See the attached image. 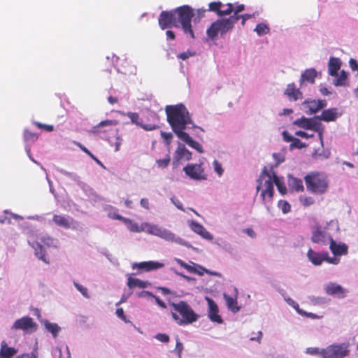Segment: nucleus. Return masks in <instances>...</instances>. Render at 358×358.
Returning <instances> with one entry per match:
<instances>
[{
	"label": "nucleus",
	"instance_id": "33",
	"mask_svg": "<svg viewBox=\"0 0 358 358\" xmlns=\"http://www.w3.org/2000/svg\"><path fill=\"white\" fill-rule=\"evenodd\" d=\"M118 124L117 120H106L100 122L97 125L94 126L92 129V132L94 134H99L102 132L101 128L104 127H111V126H115Z\"/></svg>",
	"mask_w": 358,
	"mask_h": 358
},
{
	"label": "nucleus",
	"instance_id": "40",
	"mask_svg": "<svg viewBox=\"0 0 358 358\" xmlns=\"http://www.w3.org/2000/svg\"><path fill=\"white\" fill-rule=\"evenodd\" d=\"M325 348H307L306 350V353L310 355L314 356H320L322 358H324L325 354Z\"/></svg>",
	"mask_w": 358,
	"mask_h": 358
},
{
	"label": "nucleus",
	"instance_id": "29",
	"mask_svg": "<svg viewBox=\"0 0 358 358\" xmlns=\"http://www.w3.org/2000/svg\"><path fill=\"white\" fill-rule=\"evenodd\" d=\"M341 66V61L339 58L330 57L328 63V72L330 76H335Z\"/></svg>",
	"mask_w": 358,
	"mask_h": 358
},
{
	"label": "nucleus",
	"instance_id": "24",
	"mask_svg": "<svg viewBox=\"0 0 358 358\" xmlns=\"http://www.w3.org/2000/svg\"><path fill=\"white\" fill-rule=\"evenodd\" d=\"M164 264L161 262H154V261H148V262H142L140 263H134L132 266V268L134 269L138 268L141 270H144L145 271H150L152 270H157L161 268H163Z\"/></svg>",
	"mask_w": 358,
	"mask_h": 358
},
{
	"label": "nucleus",
	"instance_id": "35",
	"mask_svg": "<svg viewBox=\"0 0 358 358\" xmlns=\"http://www.w3.org/2000/svg\"><path fill=\"white\" fill-rule=\"evenodd\" d=\"M149 285V282L146 281L141 280L138 278H134L129 277L128 278L127 285L129 288L133 287H139V288H145Z\"/></svg>",
	"mask_w": 358,
	"mask_h": 358
},
{
	"label": "nucleus",
	"instance_id": "2",
	"mask_svg": "<svg viewBox=\"0 0 358 358\" xmlns=\"http://www.w3.org/2000/svg\"><path fill=\"white\" fill-rule=\"evenodd\" d=\"M124 222L129 224L127 227L132 232H146L150 235L157 236L165 241L174 243L188 248H192V245L189 242L177 236L171 230L158 224L150 222H143L141 225H138V223L134 222L129 218H125Z\"/></svg>",
	"mask_w": 358,
	"mask_h": 358
},
{
	"label": "nucleus",
	"instance_id": "62",
	"mask_svg": "<svg viewBox=\"0 0 358 358\" xmlns=\"http://www.w3.org/2000/svg\"><path fill=\"white\" fill-rule=\"evenodd\" d=\"M245 10V6L243 4H239L236 6H234V15L232 16L237 17V22L239 20L241 15L239 13Z\"/></svg>",
	"mask_w": 358,
	"mask_h": 358
},
{
	"label": "nucleus",
	"instance_id": "59",
	"mask_svg": "<svg viewBox=\"0 0 358 358\" xmlns=\"http://www.w3.org/2000/svg\"><path fill=\"white\" fill-rule=\"evenodd\" d=\"M183 350V344L180 342V339L176 338V345L174 352L178 355V358H181V354Z\"/></svg>",
	"mask_w": 358,
	"mask_h": 358
},
{
	"label": "nucleus",
	"instance_id": "14",
	"mask_svg": "<svg viewBox=\"0 0 358 358\" xmlns=\"http://www.w3.org/2000/svg\"><path fill=\"white\" fill-rule=\"evenodd\" d=\"M175 9L170 11H162L159 17V25L162 29L171 27H178L176 24Z\"/></svg>",
	"mask_w": 358,
	"mask_h": 358
},
{
	"label": "nucleus",
	"instance_id": "39",
	"mask_svg": "<svg viewBox=\"0 0 358 358\" xmlns=\"http://www.w3.org/2000/svg\"><path fill=\"white\" fill-rule=\"evenodd\" d=\"M311 120L312 118H306L305 117H302L299 119L296 120L294 122V124L305 129H310Z\"/></svg>",
	"mask_w": 358,
	"mask_h": 358
},
{
	"label": "nucleus",
	"instance_id": "43",
	"mask_svg": "<svg viewBox=\"0 0 358 358\" xmlns=\"http://www.w3.org/2000/svg\"><path fill=\"white\" fill-rule=\"evenodd\" d=\"M122 115H126L130 120L131 122L137 125L141 126L142 123V120L140 118L139 115L136 113L128 112L127 113H122Z\"/></svg>",
	"mask_w": 358,
	"mask_h": 358
},
{
	"label": "nucleus",
	"instance_id": "8",
	"mask_svg": "<svg viewBox=\"0 0 358 358\" xmlns=\"http://www.w3.org/2000/svg\"><path fill=\"white\" fill-rule=\"evenodd\" d=\"M334 227L336 230L338 229V222L334 220H330L327 222V225L322 227L320 224H316L312 228L311 231V241L313 243L326 245L328 241L330 242L332 236L327 231L328 226Z\"/></svg>",
	"mask_w": 358,
	"mask_h": 358
},
{
	"label": "nucleus",
	"instance_id": "22",
	"mask_svg": "<svg viewBox=\"0 0 358 358\" xmlns=\"http://www.w3.org/2000/svg\"><path fill=\"white\" fill-rule=\"evenodd\" d=\"M187 223L191 230L201 236L203 238L207 241H212L213 239V236L202 224L194 220H189Z\"/></svg>",
	"mask_w": 358,
	"mask_h": 358
},
{
	"label": "nucleus",
	"instance_id": "5",
	"mask_svg": "<svg viewBox=\"0 0 358 358\" xmlns=\"http://www.w3.org/2000/svg\"><path fill=\"white\" fill-rule=\"evenodd\" d=\"M175 13L177 28L180 27L185 34L194 39L195 36L192 25V19L194 15L193 8L188 5H184L175 8Z\"/></svg>",
	"mask_w": 358,
	"mask_h": 358
},
{
	"label": "nucleus",
	"instance_id": "11",
	"mask_svg": "<svg viewBox=\"0 0 358 358\" xmlns=\"http://www.w3.org/2000/svg\"><path fill=\"white\" fill-rule=\"evenodd\" d=\"M52 222L57 226L66 229L78 230L80 228L79 222L69 215H54Z\"/></svg>",
	"mask_w": 358,
	"mask_h": 358
},
{
	"label": "nucleus",
	"instance_id": "25",
	"mask_svg": "<svg viewBox=\"0 0 358 358\" xmlns=\"http://www.w3.org/2000/svg\"><path fill=\"white\" fill-rule=\"evenodd\" d=\"M234 292L235 295L234 296H230L227 295L226 293L223 294V297L226 301V305L229 310H231L234 313H238L241 307L238 306V301H237V294H238V289L236 288H234Z\"/></svg>",
	"mask_w": 358,
	"mask_h": 358
},
{
	"label": "nucleus",
	"instance_id": "63",
	"mask_svg": "<svg viewBox=\"0 0 358 358\" xmlns=\"http://www.w3.org/2000/svg\"><path fill=\"white\" fill-rule=\"evenodd\" d=\"M306 143L301 141L299 138H294L293 142L290 144L291 149L292 148H303L306 147Z\"/></svg>",
	"mask_w": 358,
	"mask_h": 358
},
{
	"label": "nucleus",
	"instance_id": "27",
	"mask_svg": "<svg viewBox=\"0 0 358 358\" xmlns=\"http://www.w3.org/2000/svg\"><path fill=\"white\" fill-rule=\"evenodd\" d=\"M180 141H183L186 144H187L189 147L192 148L196 150L199 153H203L204 150L202 147V145L198 143L197 141H194L188 133L185 134L180 138H178Z\"/></svg>",
	"mask_w": 358,
	"mask_h": 358
},
{
	"label": "nucleus",
	"instance_id": "23",
	"mask_svg": "<svg viewBox=\"0 0 358 358\" xmlns=\"http://www.w3.org/2000/svg\"><path fill=\"white\" fill-rule=\"evenodd\" d=\"M342 115V112L336 108H331L324 110L320 115L316 116V118L324 122L335 121L338 117Z\"/></svg>",
	"mask_w": 358,
	"mask_h": 358
},
{
	"label": "nucleus",
	"instance_id": "32",
	"mask_svg": "<svg viewBox=\"0 0 358 358\" xmlns=\"http://www.w3.org/2000/svg\"><path fill=\"white\" fill-rule=\"evenodd\" d=\"M17 353L15 348L8 347L4 342L1 344L0 350V358H11Z\"/></svg>",
	"mask_w": 358,
	"mask_h": 358
},
{
	"label": "nucleus",
	"instance_id": "61",
	"mask_svg": "<svg viewBox=\"0 0 358 358\" xmlns=\"http://www.w3.org/2000/svg\"><path fill=\"white\" fill-rule=\"evenodd\" d=\"M196 55L195 52H192L190 50H187L186 52H181L178 55V58L181 59L182 60H185L191 57H194Z\"/></svg>",
	"mask_w": 358,
	"mask_h": 358
},
{
	"label": "nucleus",
	"instance_id": "26",
	"mask_svg": "<svg viewBox=\"0 0 358 358\" xmlns=\"http://www.w3.org/2000/svg\"><path fill=\"white\" fill-rule=\"evenodd\" d=\"M29 244L34 249L35 255L41 261L46 264H49V261L45 256V250L41 243L38 241L33 242L32 243L29 241Z\"/></svg>",
	"mask_w": 358,
	"mask_h": 358
},
{
	"label": "nucleus",
	"instance_id": "52",
	"mask_svg": "<svg viewBox=\"0 0 358 358\" xmlns=\"http://www.w3.org/2000/svg\"><path fill=\"white\" fill-rule=\"evenodd\" d=\"M330 156V152L328 150H315L313 154V157L315 159H327Z\"/></svg>",
	"mask_w": 358,
	"mask_h": 358
},
{
	"label": "nucleus",
	"instance_id": "21",
	"mask_svg": "<svg viewBox=\"0 0 358 358\" xmlns=\"http://www.w3.org/2000/svg\"><path fill=\"white\" fill-rule=\"evenodd\" d=\"M329 249L334 255L333 257H339L346 255L348 252V246L342 242H336L332 238L329 242Z\"/></svg>",
	"mask_w": 358,
	"mask_h": 358
},
{
	"label": "nucleus",
	"instance_id": "34",
	"mask_svg": "<svg viewBox=\"0 0 358 358\" xmlns=\"http://www.w3.org/2000/svg\"><path fill=\"white\" fill-rule=\"evenodd\" d=\"M114 138L108 137L106 138L105 140L107 141L111 146H115V151L117 152L120 150V147L122 144V139L118 133V129H115L114 131Z\"/></svg>",
	"mask_w": 358,
	"mask_h": 358
},
{
	"label": "nucleus",
	"instance_id": "44",
	"mask_svg": "<svg viewBox=\"0 0 358 358\" xmlns=\"http://www.w3.org/2000/svg\"><path fill=\"white\" fill-rule=\"evenodd\" d=\"M285 94L290 101H296L303 98L301 91H285Z\"/></svg>",
	"mask_w": 358,
	"mask_h": 358
},
{
	"label": "nucleus",
	"instance_id": "36",
	"mask_svg": "<svg viewBox=\"0 0 358 358\" xmlns=\"http://www.w3.org/2000/svg\"><path fill=\"white\" fill-rule=\"evenodd\" d=\"M39 240L44 245L52 248H57L59 243L57 239L54 238L48 234L41 235L39 237Z\"/></svg>",
	"mask_w": 358,
	"mask_h": 358
},
{
	"label": "nucleus",
	"instance_id": "1",
	"mask_svg": "<svg viewBox=\"0 0 358 358\" xmlns=\"http://www.w3.org/2000/svg\"><path fill=\"white\" fill-rule=\"evenodd\" d=\"M167 122L172 131L180 138L187 132L186 129H198L204 132V129L196 125L193 122L187 108L182 104L168 105L165 108Z\"/></svg>",
	"mask_w": 358,
	"mask_h": 358
},
{
	"label": "nucleus",
	"instance_id": "10",
	"mask_svg": "<svg viewBox=\"0 0 358 358\" xmlns=\"http://www.w3.org/2000/svg\"><path fill=\"white\" fill-rule=\"evenodd\" d=\"M348 342L333 343L325 348L324 358H345L350 354Z\"/></svg>",
	"mask_w": 358,
	"mask_h": 358
},
{
	"label": "nucleus",
	"instance_id": "53",
	"mask_svg": "<svg viewBox=\"0 0 358 358\" xmlns=\"http://www.w3.org/2000/svg\"><path fill=\"white\" fill-rule=\"evenodd\" d=\"M160 135H161L162 138H163L165 145L167 146H169L171 143V141L173 138V134L171 132H165V131H161Z\"/></svg>",
	"mask_w": 358,
	"mask_h": 358
},
{
	"label": "nucleus",
	"instance_id": "3",
	"mask_svg": "<svg viewBox=\"0 0 358 358\" xmlns=\"http://www.w3.org/2000/svg\"><path fill=\"white\" fill-rule=\"evenodd\" d=\"M171 306L174 311L172 317L179 325H187L196 322L199 315L193 310L190 306L185 301H180L178 303H171Z\"/></svg>",
	"mask_w": 358,
	"mask_h": 358
},
{
	"label": "nucleus",
	"instance_id": "30",
	"mask_svg": "<svg viewBox=\"0 0 358 358\" xmlns=\"http://www.w3.org/2000/svg\"><path fill=\"white\" fill-rule=\"evenodd\" d=\"M288 185L292 189L296 192L303 190L302 180L295 178L291 175L288 176Z\"/></svg>",
	"mask_w": 358,
	"mask_h": 358
},
{
	"label": "nucleus",
	"instance_id": "13",
	"mask_svg": "<svg viewBox=\"0 0 358 358\" xmlns=\"http://www.w3.org/2000/svg\"><path fill=\"white\" fill-rule=\"evenodd\" d=\"M115 66L118 72L124 75L131 76L136 73V67L125 57H117Z\"/></svg>",
	"mask_w": 358,
	"mask_h": 358
},
{
	"label": "nucleus",
	"instance_id": "17",
	"mask_svg": "<svg viewBox=\"0 0 358 358\" xmlns=\"http://www.w3.org/2000/svg\"><path fill=\"white\" fill-rule=\"evenodd\" d=\"M192 152L187 150L185 146L178 143V148L174 152L173 158V165L174 167H177L179 165V162L182 159L189 161L192 159Z\"/></svg>",
	"mask_w": 358,
	"mask_h": 358
},
{
	"label": "nucleus",
	"instance_id": "15",
	"mask_svg": "<svg viewBox=\"0 0 358 358\" xmlns=\"http://www.w3.org/2000/svg\"><path fill=\"white\" fill-rule=\"evenodd\" d=\"M37 328V324L33 321V319L28 316L22 317L20 319L15 320L12 326V329L23 330L24 331H35Z\"/></svg>",
	"mask_w": 358,
	"mask_h": 358
},
{
	"label": "nucleus",
	"instance_id": "56",
	"mask_svg": "<svg viewBox=\"0 0 358 358\" xmlns=\"http://www.w3.org/2000/svg\"><path fill=\"white\" fill-rule=\"evenodd\" d=\"M299 200L301 204H303L305 206H309L310 205H313L315 202L314 199L311 196H301Z\"/></svg>",
	"mask_w": 358,
	"mask_h": 358
},
{
	"label": "nucleus",
	"instance_id": "12",
	"mask_svg": "<svg viewBox=\"0 0 358 358\" xmlns=\"http://www.w3.org/2000/svg\"><path fill=\"white\" fill-rule=\"evenodd\" d=\"M183 171L192 180H206V176L204 174V170L201 164H188L183 168Z\"/></svg>",
	"mask_w": 358,
	"mask_h": 358
},
{
	"label": "nucleus",
	"instance_id": "47",
	"mask_svg": "<svg viewBox=\"0 0 358 358\" xmlns=\"http://www.w3.org/2000/svg\"><path fill=\"white\" fill-rule=\"evenodd\" d=\"M57 171L62 174L69 177L72 180L75 181L76 183L78 182V181L80 180V177L75 173L73 172H69L61 168H57Z\"/></svg>",
	"mask_w": 358,
	"mask_h": 358
},
{
	"label": "nucleus",
	"instance_id": "6",
	"mask_svg": "<svg viewBox=\"0 0 358 358\" xmlns=\"http://www.w3.org/2000/svg\"><path fill=\"white\" fill-rule=\"evenodd\" d=\"M307 189L315 194H324L329 187L327 177L321 173H310L304 178Z\"/></svg>",
	"mask_w": 358,
	"mask_h": 358
},
{
	"label": "nucleus",
	"instance_id": "41",
	"mask_svg": "<svg viewBox=\"0 0 358 358\" xmlns=\"http://www.w3.org/2000/svg\"><path fill=\"white\" fill-rule=\"evenodd\" d=\"M215 243L219 247L222 248L227 253L230 255L234 254V248L229 243L224 241H221L220 242V240H217L215 242Z\"/></svg>",
	"mask_w": 358,
	"mask_h": 358
},
{
	"label": "nucleus",
	"instance_id": "49",
	"mask_svg": "<svg viewBox=\"0 0 358 358\" xmlns=\"http://www.w3.org/2000/svg\"><path fill=\"white\" fill-rule=\"evenodd\" d=\"M73 285L76 288V289L80 292V294L85 298L90 299V296L89 294L88 289L76 281L73 282Z\"/></svg>",
	"mask_w": 358,
	"mask_h": 358
},
{
	"label": "nucleus",
	"instance_id": "4",
	"mask_svg": "<svg viewBox=\"0 0 358 358\" xmlns=\"http://www.w3.org/2000/svg\"><path fill=\"white\" fill-rule=\"evenodd\" d=\"M257 182V192L261 190L260 196L264 204H266L271 201L274 194L273 170L267 171L264 168Z\"/></svg>",
	"mask_w": 358,
	"mask_h": 358
},
{
	"label": "nucleus",
	"instance_id": "28",
	"mask_svg": "<svg viewBox=\"0 0 358 358\" xmlns=\"http://www.w3.org/2000/svg\"><path fill=\"white\" fill-rule=\"evenodd\" d=\"M334 79L333 80V83L335 86L338 87H345L348 84V73L344 70H342L341 73L338 74L333 76Z\"/></svg>",
	"mask_w": 358,
	"mask_h": 358
},
{
	"label": "nucleus",
	"instance_id": "57",
	"mask_svg": "<svg viewBox=\"0 0 358 358\" xmlns=\"http://www.w3.org/2000/svg\"><path fill=\"white\" fill-rule=\"evenodd\" d=\"M213 166L214 171L217 173V174L219 176H222L224 173V169H222V164L217 160H214L213 162Z\"/></svg>",
	"mask_w": 358,
	"mask_h": 358
},
{
	"label": "nucleus",
	"instance_id": "48",
	"mask_svg": "<svg viewBox=\"0 0 358 358\" xmlns=\"http://www.w3.org/2000/svg\"><path fill=\"white\" fill-rule=\"evenodd\" d=\"M75 144L78 146L84 152L88 155L92 159H93L98 164L104 167L103 164L86 147H85L79 142H75Z\"/></svg>",
	"mask_w": 358,
	"mask_h": 358
},
{
	"label": "nucleus",
	"instance_id": "38",
	"mask_svg": "<svg viewBox=\"0 0 358 358\" xmlns=\"http://www.w3.org/2000/svg\"><path fill=\"white\" fill-rule=\"evenodd\" d=\"M317 120L319 119L316 118V116L312 118L310 123V129L311 130L317 131L319 133V136L321 140V143H322V124L319 122Z\"/></svg>",
	"mask_w": 358,
	"mask_h": 358
},
{
	"label": "nucleus",
	"instance_id": "37",
	"mask_svg": "<svg viewBox=\"0 0 358 358\" xmlns=\"http://www.w3.org/2000/svg\"><path fill=\"white\" fill-rule=\"evenodd\" d=\"M273 175L274 184L276 185L278 190L280 194H285L287 192V189L282 178L278 177L273 171Z\"/></svg>",
	"mask_w": 358,
	"mask_h": 358
},
{
	"label": "nucleus",
	"instance_id": "9",
	"mask_svg": "<svg viewBox=\"0 0 358 358\" xmlns=\"http://www.w3.org/2000/svg\"><path fill=\"white\" fill-rule=\"evenodd\" d=\"M308 260L314 266H321L324 262L333 265H338L341 262L339 257H331L328 251H315L310 248L307 252Z\"/></svg>",
	"mask_w": 358,
	"mask_h": 358
},
{
	"label": "nucleus",
	"instance_id": "51",
	"mask_svg": "<svg viewBox=\"0 0 358 358\" xmlns=\"http://www.w3.org/2000/svg\"><path fill=\"white\" fill-rule=\"evenodd\" d=\"M285 301L296 310V311L300 315L301 313H305V310L299 308V304L290 297H285Z\"/></svg>",
	"mask_w": 358,
	"mask_h": 358
},
{
	"label": "nucleus",
	"instance_id": "19",
	"mask_svg": "<svg viewBox=\"0 0 358 358\" xmlns=\"http://www.w3.org/2000/svg\"><path fill=\"white\" fill-rule=\"evenodd\" d=\"M303 106L306 113L313 114L324 108L327 102L325 100L307 99L303 103Z\"/></svg>",
	"mask_w": 358,
	"mask_h": 358
},
{
	"label": "nucleus",
	"instance_id": "55",
	"mask_svg": "<svg viewBox=\"0 0 358 358\" xmlns=\"http://www.w3.org/2000/svg\"><path fill=\"white\" fill-rule=\"evenodd\" d=\"M170 161H171V158H170L169 155L168 154V155H166V156L164 159H157L156 161V163L157 164L159 167H160L162 169H164L169 165Z\"/></svg>",
	"mask_w": 358,
	"mask_h": 358
},
{
	"label": "nucleus",
	"instance_id": "46",
	"mask_svg": "<svg viewBox=\"0 0 358 358\" xmlns=\"http://www.w3.org/2000/svg\"><path fill=\"white\" fill-rule=\"evenodd\" d=\"M255 31L259 36H262L269 33V27L264 23H259L257 24Z\"/></svg>",
	"mask_w": 358,
	"mask_h": 358
},
{
	"label": "nucleus",
	"instance_id": "18",
	"mask_svg": "<svg viewBox=\"0 0 358 358\" xmlns=\"http://www.w3.org/2000/svg\"><path fill=\"white\" fill-rule=\"evenodd\" d=\"M324 289L327 294L336 296L338 299L345 298L348 292L341 285L332 282L325 284Z\"/></svg>",
	"mask_w": 358,
	"mask_h": 358
},
{
	"label": "nucleus",
	"instance_id": "16",
	"mask_svg": "<svg viewBox=\"0 0 358 358\" xmlns=\"http://www.w3.org/2000/svg\"><path fill=\"white\" fill-rule=\"evenodd\" d=\"M318 75V72L313 68L306 69L299 80L300 88H306L313 84Z\"/></svg>",
	"mask_w": 358,
	"mask_h": 358
},
{
	"label": "nucleus",
	"instance_id": "7",
	"mask_svg": "<svg viewBox=\"0 0 358 358\" xmlns=\"http://www.w3.org/2000/svg\"><path fill=\"white\" fill-rule=\"evenodd\" d=\"M236 22V16H230L228 18L217 20L210 24L206 31V34L210 39H215L218 34L223 36L233 29Z\"/></svg>",
	"mask_w": 358,
	"mask_h": 358
},
{
	"label": "nucleus",
	"instance_id": "20",
	"mask_svg": "<svg viewBox=\"0 0 358 358\" xmlns=\"http://www.w3.org/2000/svg\"><path fill=\"white\" fill-rule=\"evenodd\" d=\"M208 306V317L214 322L222 324L223 320L221 316L218 314L219 308L216 303L210 297H205Z\"/></svg>",
	"mask_w": 358,
	"mask_h": 358
},
{
	"label": "nucleus",
	"instance_id": "45",
	"mask_svg": "<svg viewBox=\"0 0 358 358\" xmlns=\"http://www.w3.org/2000/svg\"><path fill=\"white\" fill-rule=\"evenodd\" d=\"M224 6V5L220 1H213L209 3L208 5V10L216 13V14L219 16V13L221 12V8Z\"/></svg>",
	"mask_w": 358,
	"mask_h": 358
},
{
	"label": "nucleus",
	"instance_id": "64",
	"mask_svg": "<svg viewBox=\"0 0 358 358\" xmlns=\"http://www.w3.org/2000/svg\"><path fill=\"white\" fill-rule=\"evenodd\" d=\"M16 358H38V351L34 349L31 353H24L18 355Z\"/></svg>",
	"mask_w": 358,
	"mask_h": 358
},
{
	"label": "nucleus",
	"instance_id": "31",
	"mask_svg": "<svg viewBox=\"0 0 358 358\" xmlns=\"http://www.w3.org/2000/svg\"><path fill=\"white\" fill-rule=\"evenodd\" d=\"M41 323L45 329L52 334L53 338H56L61 331V327L56 323H52L47 320H42Z\"/></svg>",
	"mask_w": 358,
	"mask_h": 358
},
{
	"label": "nucleus",
	"instance_id": "60",
	"mask_svg": "<svg viewBox=\"0 0 358 358\" xmlns=\"http://www.w3.org/2000/svg\"><path fill=\"white\" fill-rule=\"evenodd\" d=\"M154 338L155 339H157V341H159L162 343H166L169 342V341H170L169 336L167 334H162V333L157 334L154 336Z\"/></svg>",
	"mask_w": 358,
	"mask_h": 358
},
{
	"label": "nucleus",
	"instance_id": "58",
	"mask_svg": "<svg viewBox=\"0 0 358 358\" xmlns=\"http://www.w3.org/2000/svg\"><path fill=\"white\" fill-rule=\"evenodd\" d=\"M227 6L226 9H222L221 12L219 13V16H224V15H230L233 10H234V6L232 3H229L225 5Z\"/></svg>",
	"mask_w": 358,
	"mask_h": 358
},
{
	"label": "nucleus",
	"instance_id": "54",
	"mask_svg": "<svg viewBox=\"0 0 358 358\" xmlns=\"http://www.w3.org/2000/svg\"><path fill=\"white\" fill-rule=\"evenodd\" d=\"M278 206L280 209H281L284 214H286L290 211V205L286 201L280 200L278 201Z\"/></svg>",
	"mask_w": 358,
	"mask_h": 358
},
{
	"label": "nucleus",
	"instance_id": "50",
	"mask_svg": "<svg viewBox=\"0 0 358 358\" xmlns=\"http://www.w3.org/2000/svg\"><path fill=\"white\" fill-rule=\"evenodd\" d=\"M38 135L36 133L29 131L27 129L24 130V140L26 143L28 141L34 142L37 140Z\"/></svg>",
	"mask_w": 358,
	"mask_h": 358
},
{
	"label": "nucleus",
	"instance_id": "42",
	"mask_svg": "<svg viewBox=\"0 0 358 358\" xmlns=\"http://www.w3.org/2000/svg\"><path fill=\"white\" fill-rule=\"evenodd\" d=\"M308 299L313 305L322 306L328 303L329 302V300L324 296H309Z\"/></svg>",
	"mask_w": 358,
	"mask_h": 358
}]
</instances>
